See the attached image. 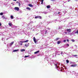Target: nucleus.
I'll use <instances>...</instances> for the list:
<instances>
[{
    "label": "nucleus",
    "mask_w": 78,
    "mask_h": 78,
    "mask_svg": "<svg viewBox=\"0 0 78 78\" xmlns=\"http://www.w3.org/2000/svg\"><path fill=\"white\" fill-rule=\"evenodd\" d=\"M14 9L16 11H19V8L18 7H15L14 8Z\"/></svg>",
    "instance_id": "f257e3e1"
},
{
    "label": "nucleus",
    "mask_w": 78,
    "mask_h": 78,
    "mask_svg": "<svg viewBox=\"0 0 78 78\" xmlns=\"http://www.w3.org/2000/svg\"><path fill=\"white\" fill-rule=\"evenodd\" d=\"M29 45H30V43H28L27 44H24V46L25 47H29Z\"/></svg>",
    "instance_id": "f03ea898"
},
{
    "label": "nucleus",
    "mask_w": 78,
    "mask_h": 78,
    "mask_svg": "<svg viewBox=\"0 0 78 78\" xmlns=\"http://www.w3.org/2000/svg\"><path fill=\"white\" fill-rule=\"evenodd\" d=\"M34 42L35 43H36V38H35V37H34Z\"/></svg>",
    "instance_id": "7ed1b4c3"
},
{
    "label": "nucleus",
    "mask_w": 78,
    "mask_h": 78,
    "mask_svg": "<svg viewBox=\"0 0 78 78\" xmlns=\"http://www.w3.org/2000/svg\"><path fill=\"white\" fill-rule=\"evenodd\" d=\"M67 31H68L69 33L71 32V29H67Z\"/></svg>",
    "instance_id": "20e7f679"
},
{
    "label": "nucleus",
    "mask_w": 78,
    "mask_h": 78,
    "mask_svg": "<svg viewBox=\"0 0 78 78\" xmlns=\"http://www.w3.org/2000/svg\"><path fill=\"white\" fill-rule=\"evenodd\" d=\"M77 66V64H75V65H71V67H76Z\"/></svg>",
    "instance_id": "39448f33"
},
{
    "label": "nucleus",
    "mask_w": 78,
    "mask_h": 78,
    "mask_svg": "<svg viewBox=\"0 0 78 78\" xmlns=\"http://www.w3.org/2000/svg\"><path fill=\"white\" fill-rule=\"evenodd\" d=\"M28 5L29 6H30V7H33V5H32V4H29Z\"/></svg>",
    "instance_id": "423d86ee"
},
{
    "label": "nucleus",
    "mask_w": 78,
    "mask_h": 78,
    "mask_svg": "<svg viewBox=\"0 0 78 78\" xmlns=\"http://www.w3.org/2000/svg\"><path fill=\"white\" fill-rule=\"evenodd\" d=\"M19 51V49L15 50L13 51V52H16V51Z\"/></svg>",
    "instance_id": "0eeeda50"
},
{
    "label": "nucleus",
    "mask_w": 78,
    "mask_h": 78,
    "mask_svg": "<svg viewBox=\"0 0 78 78\" xmlns=\"http://www.w3.org/2000/svg\"><path fill=\"white\" fill-rule=\"evenodd\" d=\"M40 51H37L35 52L34 53V54H37V53H38Z\"/></svg>",
    "instance_id": "6e6552de"
},
{
    "label": "nucleus",
    "mask_w": 78,
    "mask_h": 78,
    "mask_svg": "<svg viewBox=\"0 0 78 78\" xmlns=\"http://www.w3.org/2000/svg\"><path fill=\"white\" fill-rule=\"evenodd\" d=\"M25 51V49H22L21 50V52H23V51Z\"/></svg>",
    "instance_id": "1a4fd4ad"
},
{
    "label": "nucleus",
    "mask_w": 78,
    "mask_h": 78,
    "mask_svg": "<svg viewBox=\"0 0 78 78\" xmlns=\"http://www.w3.org/2000/svg\"><path fill=\"white\" fill-rule=\"evenodd\" d=\"M17 3H18V5L19 6H20V3L19 2H16Z\"/></svg>",
    "instance_id": "9d476101"
},
{
    "label": "nucleus",
    "mask_w": 78,
    "mask_h": 78,
    "mask_svg": "<svg viewBox=\"0 0 78 78\" xmlns=\"http://www.w3.org/2000/svg\"><path fill=\"white\" fill-rule=\"evenodd\" d=\"M26 9L27 10H31V8H29V7H27L26 8Z\"/></svg>",
    "instance_id": "9b49d317"
},
{
    "label": "nucleus",
    "mask_w": 78,
    "mask_h": 78,
    "mask_svg": "<svg viewBox=\"0 0 78 78\" xmlns=\"http://www.w3.org/2000/svg\"><path fill=\"white\" fill-rule=\"evenodd\" d=\"M14 41H13V42H12L11 43V44H10V45H12V44H14Z\"/></svg>",
    "instance_id": "f8f14e48"
},
{
    "label": "nucleus",
    "mask_w": 78,
    "mask_h": 78,
    "mask_svg": "<svg viewBox=\"0 0 78 78\" xmlns=\"http://www.w3.org/2000/svg\"><path fill=\"white\" fill-rule=\"evenodd\" d=\"M2 18H3V19H5V17L4 15L2 16Z\"/></svg>",
    "instance_id": "ddd939ff"
},
{
    "label": "nucleus",
    "mask_w": 78,
    "mask_h": 78,
    "mask_svg": "<svg viewBox=\"0 0 78 78\" xmlns=\"http://www.w3.org/2000/svg\"><path fill=\"white\" fill-rule=\"evenodd\" d=\"M9 26H11V25H12V23H9Z\"/></svg>",
    "instance_id": "4468645a"
},
{
    "label": "nucleus",
    "mask_w": 78,
    "mask_h": 78,
    "mask_svg": "<svg viewBox=\"0 0 78 78\" xmlns=\"http://www.w3.org/2000/svg\"><path fill=\"white\" fill-rule=\"evenodd\" d=\"M61 43V41H58L57 42V44H59Z\"/></svg>",
    "instance_id": "2eb2a0df"
},
{
    "label": "nucleus",
    "mask_w": 78,
    "mask_h": 78,
    "mask_svg": "<svg viewBox=\"0 0 78 78\" xmlns=\"http://www.w3.org/2000/svg\"><path fill=\"white\" fill-rule=\"evenodd\" d=\"M38 19H42V17H41V16H38Z\"/></svg>",
    "instance_id": "dca6fc26"
},
{
    "label": "nucleus",
    "mask_w": 78,
    "mask_h": 78,
    "mask_svg": "<svg viewBox=\"0 0 78 78\" xmlns=\"http://www.w3.org/2000/svg\"><path fill=\"white\" fill-rule=\"evenodd\" d=\"M47 8H50V6L49 5H48L47 6Z\"/></svg>",
    "instance_id": "f3484780"
},
{
    "label": "nucleus",
    "mask_w": 78,
    "mask_h": 78,
    "mask_svg": "<svg viewBox=\"0 0 78 78\" xmlns=\"http://www.w3.org/2000/svg\"><path fill=\"white\" fill-rule=\"evenodd\" d=\"M10 17H11V19H13V18L14 17L13 16H10Z\"/></svg>",
    "instance_id": "a211bd4d"
},
{
    "label": "nucleus",
    "mask_w": 78,
    "mask_h": 78,
    "mask_svg": "<svg viewBox=\"0 0 78 78\" xmlns=\"http://www.w3.org/2000/svg\"><path fill=\"white\" fill-rule=\"evenodd\" d=\"M66 62L67 63H69V61L68 60H66Z\"/></svg>",
    "instance_id": "6ab92c4d"
},
{
    "label": "nucleus",
    "mask_w": 78,
    "mask_h": 78,
    "mask_svg": "<svg viewBox=\"0 0 78 78\" xmlns=\"http://www.w3.org/2000/svg\"><path fill=\"white\" fill-rule=\"evenodd\" d=\"M28 41H28V40H27L25 41H24V42H28Z\"/></svg>",
    "instance_id": "aec40b11"
},
{
    "label": "nucleus",
    "mask_w": 78,
    "mask_h": 78,
    "mask_svg": "<svg viewBox=\"0 0 78 78\" xmlns=\"http://www.w3.org/2000/svg\"><path fill=\"white\" fill-rule=\"evenodd\" d=\"M59 38H57L55 40V41H58V40H59Z\"/></svg>",
    "instance_id": "412c9836"
},
{
    "label": "nucleus",
    "mask_w": 78,
    "mask_h": 78,
    "mask_svg": "<svg viewBox=\"0 0 78 78\" xmlns=\"http://www.w3.org/2000/svg\"><path fill=\"white\" fill-rule=\"evenodd\" d=\"M41 4H43V2H44V0H41Z\"/></svg>",
    "instance_id": "4be33fe9"
},
{
    "label": "nucleus",
    "mask_w": 78,
    "mask_h": 78,
    "mask_svg": "<svg viewBox=\"0 0 78 78\" xmlns=\"http://www.w3.org/2000/svg\"><path fill=\"white\" fill-rule=\"evenodd\" d=\"M3 14V12H1L0 13V15H1V16H2Z\"/></svg>",
    "instance_id": "5701e85b"
},
{
    "label": "nucleus",
    "mask_w": 78,
    "mask_h": 78,
    "mask_svg": "<svg viewBox=\"0 0 78 78\" xmlns=\"http://www.w3.org/2000/svg\"><path fill=\"white\" fill-rule=\"evenodd\" d=\"M24 57H25V58H27V57H29V55H27V56L25 55L24 56Z\"/></svg>",
    "instance_id": "b1692460"
},
{
    "label": "nucleus",
    "mask_w": 78,
    "mask_h": 78,
    "mask_svg": "<svg viewBox=\"0 0 78 78\" xmlns=\"http://www.w3.org/2000/svg\"><path fill=\"white\" fill-rule=\"evenodd\" d=\"M37 18H38V16H36L35 17V19H37Z\"/></svg>",
    "instance_id": "393cba45"
},
{
    "label": "nucleus",
    "mask_w": 78,
    "mask_h": 78,
    "mask_svg": "<svg viewBox=\"0 0 78 78\" xmlns=\"http://www.w3.org/2000/svg\"><path fill=\"white\" fill-rule=\"evenodd\" d=\"M73 56H74V57H75V56H77L78 55H73Z\"/></svg>",
    "instance_id": "a878e982"
},
{
    "label": "nucleus",
    "mask_w": 78,
    "mask_h": 78,
    "mask_svg": "<svg viewBox=\"0 0 78 78\" xmlns=\"http://www.w3.org/2000/svg\"><path fill=\"white\" fill-rule=\"evenodd\" d=\"M55 66L56 67V68H58V66L57 65V64H55Z\"/></svg>",
    "instance_id": "bb28decb"
},
{
    "label": "nucleus",
    "mask_w": 78,
    "mask_h": 78,
    "mask_svg": "<svg viewBox=\"0 0 78 78\" xmlns=\"http://www.w3.org/2000/svg\"><path fill=\"white\" fill-rule=\"evenodd\" d=\"M75 34H76V33H78V30H77V31L75 32Z\"/></svg>",
    "instance_id": "cd10ccee"
},
{
    "label": "nucleus",
    "mask_w": 78,
    "mask_h": 78,
    "mask_svg": "<svg viewBox=\"0 0 78 78\" xmlns=\"http://www.w3.org/2000/svg\"><path fill=\"white\" fill-rule=\"evenodd\" d=\"M71 41H72V42H75V40H71Z\"/></svg>",
    "instance_id": "c85d7f7f"
},
{
    "label": "nucleus",
    "mask_w": 78,
    "mask_h": 78,
    "mask_svg": "<svg viewBox=\"0 0 78 78\" xmlns=\"http://www.w3.org/2000/svg\"><path fill=\"white\" fill-rule=\"evenodd\" d=\"M61 55H62V54H63V52L62 51L61 52Z\"/></svg>",
    "instance_id": "c756f323"
},
{
    "label": "nucleus",
    "mask_w": 78,
    "mask_h": 78,
    "mask_svg": "<svg viewBox=\"0 0 78 78\" xmlns=\"http://www.w3.org/2000/svg\"><path fill=\"white\" fill-rule=\"evenodd\" d=\"M47 30L46 31L45 34H47Z\"/></svg>",
    "instance_id": "7c9ffc66"
},
{
    "label": "nucleus",
    "mask_w": 78,
    "mask_h": 78,
    "mask_svg": "<svg viewBox=\"0 0 78 78\" xmlns=\"http://www.w3.org/2000/svg\"><path fill=\"white\" fill-rule=\"evenodd\" d=\"M63 42H66V40H64L63 41Z\"/></svg>",
    "instance_id": "2f4dec72"
},
{
    "label": "nucleus",
    "mask_w": 78,
    "mask_h": 78,
    "mask_svg": "<svg viewBox=\"0 0 78 78\" xmlns=\"http://www.w3.org/2000/svg\"><path fill=\"white\" fill-rule=\"evenodd\" d=\"M20 42L21 43H23V42H24V41H20Z\"/></svg>",
    "instance_id": "473e14b6"
},
{
    "label": "nucleus",
    "mask_w": 78,
    "mask_h": 78,
    "mask_svg": "<svg viewBox=\"0 0 78 78\" xmlns=\"http://www.w3.org/2000/svg\"><path fill=\"white\" fill-rule=\"evenodd\" d=\"M2 26V23L0 22V27Z\"/></svg>",
    "instance_id": "72a5a7b5"
},
{
    "label": "nucleus",
    "mask_w": 78,
    "mask_h": 78,
    "mask_svg": "<svg viewBox=\"0 0 78 78\" xmlns=\"http://www.w3.org/2000/svg\"><path fill=\"white\" fill-rule=\"evenodd\" d=\"M66 45L68 46H69V44H67Z\"/></svg>",
    "instance_id": "f704fd0d"
},
{
    "label": "nucleus",
    "mask_w": 78,
    "mask_h": 78,
    "mask_svg": "<svg viewBox=\"0 0 78 78\" xmlns=\"http://www.w3.org/2000/svg\"><path fill=\"white\" fill-rule=\"evenodd\" d=\"M67 42H69V39H67Z\"/></svg>",
    "instance_id": "c9c22d12"
},
{
    "label": "nucleus",
    "mask_w": 78,
    "mask_h": 78,
    "mask_svg": "<svg viewBox=\"0 0 78 78\" xmlns=\"http://www.w3.org/2000/svg\"><path fill=\"white\" fill-rule=\"evenodd\" d=\"M20 45H22V43H20Z\"/></svg>",
    "instance_id": "e433bc0d"
},
{
    "label": "nucleus",
    "mask_w": 78,
    "mask_h": 78,
    "mask_svg": "<svg viewBox=\"0 0 78 78\" xmlns=\"http://www.w3.org/2000/svg\"><path fill=\"white\" fill-rule=\"evenodd\" d=\"M51 1H55L54 0H51Z\"/></svg>",
    "instance_id": "4c0bfd02"
},
{
    "label": "nucleus",
    "mask_w": 78,
    "mask_h": 78,
    "mask_svg": "<svg viewBox=\"0 0 78 78\" xmlns=\"http://www.w3.org/2000/svg\"><path fill=\"white\" fill-rule=\"evenodd\" d=\"M13 1H17V0H13Z\"/></svg>",
    "instance_id": "58836bf2"
},
{
    "label": "nucleus",
    "mask_w": 78,
    "mask_h": 78,
    "mask_svg": "<svg viewBox=\"0 0 78 78\" xmlns=\"http://www.w3.org/2000/svg\"><path fill=\"white\" fill-rule=\"evenodd\" d=\"M65 34H67V32H65Z\"/></svg>",
    "instance_id": "ea45409f"
},
{
    "label": "nucleus",
    "mask_w": 78,
    "mask_h": 78,
    "mask_svg": "<svg viewBox=\"0 0 78 78\" xmlns=\"http://www.w3.org/2000/svg\"><path fill=\"white\" fill-rule=\"evenodd\" d=\"M58 14H60V12H58Z\"/></svg>",
    "instance_id": "a19ab883"
},
{
    "label": "nucleus",
    "mask_w": 78,
    "mask_h": 78,
    "mask_svg": "<svg viewBox=\"0 0 78 78\" xmlns=\"http://www.w3.org/2000/svg\"><path fill=\"white\" fill-rule=\"evenodd\" d=\"M58 55H60V54H58Z\"/></svg>",
    "instance_id": "79ce46f5"
},
{
    "label": "nucleus",
    "mask_w": 78,
    "mask_h": 78,
    "mask_svg": "<svg viewBox=\"0 0 78 78\" xmlns=\"http://www.w3.org/2000/svg\"><path fill=\"white\" fill-rule=\"evenodd\" d=\"M68 2H69V1H68Z\"/></svg>",
    "instance_id": "37998d69"
},
{
    "label": "nucleus",
    "mask_w": 78,
    "mask_h": 78,
    "mask_svg": "<svg viewBox=\"0 0 78 78\" xmlns=\"http://www.w3.org/2000/svg\"><path fill=\"white\" fill-rule=\"evenodd\" d=\"M75 0L76 1V0Z\"/></svg>",
    "instance_id": "c03bdc74"
}]
</instances>
